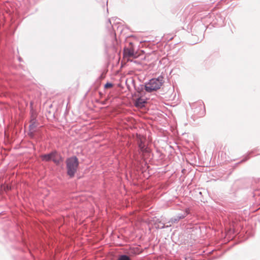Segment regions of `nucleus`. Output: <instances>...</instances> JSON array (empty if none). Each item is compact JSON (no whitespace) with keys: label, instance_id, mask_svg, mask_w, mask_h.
I'll return each mask as SVG.
<instances>
[{"label":"nucleus","instance_id":"f257e3e1","mask_svg":"<svg viewBox=\"0 0 260 260\" xmlns=\"http://www.w3.org/2000/svg\"><path fill=\"white\" fill-rule=\"evenodd\" d=\"M164 82V77L161 76L157 78H152L145 84V89L147 92H151L159 89Z\"/></svg>","mask_w":260,"mask_h":260},{"label":"nucleus","instance_id":"f03ea898","mask_svg":"<svg viewBox=\"0 0 260 260\" xmlns=\"http://www.w3.org/2000/svg\"><path fill=\"white\" fill-rule=\"evenodd\" d=\"M67 174L71 178L75 176L79 166V161L76 156H72L66 159Z\"/></svg>","mask_w":260,"mask_h":260},{"label":"nucleus","instance_id":"7ed1b4c3","mask_svg":"<svg viewBox=\"0 0 260 260\" xmlns=\"http://www.w3.org/2000/svg\"><path fill=\"white\" fill-rule=\"evenodd\" d=\"M41 158L44 161L52 160L56 165H59L63 160L60 154L56 150L52 151L49 153L42 154L41 155Z\"/></svg>","mask_w":260,"mask_h":260},{"label":"nucleus","instance_id":"20e7f679","mask_svg":"<svg viewBox=\"0 0 260 260\" xmlns=\"http://www.w3.org/2000/svg\"><path fill=\"white\" fill-rule=\"evenodd\" d=\"M189 213V210L188 208H186L184 211L182 213L177 214L176 215L180 219L184 218Z\"/></svg>","mask_w":260,"mask_h":260},{"label":"nucleus","instance_id":"39448f33","mask_svg":"<svg viewBox=\"0 0 260 260\" xmlns=\"http://www.w3.org/2000/svg\"><path fill=\"white\" fill-rule=\"evenodd\" d=\"M139 148L140 151L143 153L148 152L147 147L143 143L142 140H140V142H139Z\"/></svg>","mask_w":260,"mask_h":260},{"label":"nucleus","instance_id":"423d86ee","mask_svg":"<svg viewBox=\"0 0 260 260\" xmlns=\"http://www.w3.org/2000/svg\"><path fill=\"white\" fill-rule=\"evenodd\" d=\"M145 103V101L143 99L141 98H138L136 101L135 105L136 107H142L144 106Z\"/></svg>","mask_w":260,"mask_h":260},{"label":"nucleus","instance_id":"0eeeda50","mask_svg":"<svg viewBox=\"0 0 260 260\" xmlns=\"http://www.w3.org/2000/svg\"><path fill=\"white\" fill-rule=\"evenodd\" d=\"M125 53L127 54L129 57H136L135 51L133 49H127L126 51L125 50Z\"/></svg>","mask_w":260,"mask_h":260},{"label":"nucleus","instance_id":"6e6552de","mask_svg":"<svg viewBox=\"0 0 260 260\" xmlns=\"http://www.w3.org/2000/svg\"><path fill=\"white\" fill-rule=\"evenodd\" d=\"M180 219L176 215L175 217L171 218L170 220L168 222V223H177Z\"/></svg>","mask_w":260,"mask_h":260},{"label":"nucleus","instance_id":"1a4fd4ad","mask_svg":"<svg viewBox=\"0 0 260 260\" xmlns=\"http://www.w3.org/2000/svg\"><path fill=\"white\" fill-rule=\"evenodd\" d=\"M117 260H131L129 256L125 254L120 255Z\"/></svg>","mask_w":260,"mask_h":260},{"label":"nucleus","instance_id":"9d476101","mask_svg":"<svg viewBox=\"0 0 260 260\" xmlns=\"http://www.w3.org/2000/svg\"><path fill=\"white\" fill-rule=\"evenodd\" d=\"M11 189V187L7 184L3 185V192H7Z\"/></svg>","mask_w":260,"mask_h":260},{"label":"nucleus","instance_id":"9b49d317","mask_svg":"<svg viewBox=\"0 0 260 260\" xmlns=\"http://www.w3.org/2000/svg\"><path fill=\"white\" fill-rule=\"evenodd\" d=\"M160 223H161L162 224V226H159V225H158L157 226V228L160 229H164V228H167L170 227V226H171V224H172V223H170L169 224L165 225V223H163V222H160Z\"/></svg>","mask_w":260,"mask_h":260},{"label":"nucleus","instance_id":"f8f14e48","mask_svg":"<svg viewBox=\"0 0 260 260\" xmlns=\"http://www.w3.org/2000/svg\"><path fill=\"white\" fill-rule=\"evenodd\" d=\"M113 86V84L111 83L107 82L106 84H105L104 87L105 88H108L112 87Z\"/></svg>","mask_w":260,"mask_h":260},{"label":"nucleus","instance_id":"ddd939ff","mask_svg":"<svg viewBox=\"0 0 260 260\" xmlns=\"http://www.w3.org/2000/svg\"><path fill=\"white\" fill-rule=\"evenodd\" d=\"M36 127V125L35 123H32L29 125V128L30 130H34Z\"/></svg>","mask_w":260,"mask_h":260},{"label":"nucleus","instance_id":"4468645a","mask_svg":"<svg viewBox=\"0 0 260 260\" xmlns=\"http://www.w3.org/2000/svg\"><path fill=\"white\" fill-rule=\"evenodd\" d=\"M3 192V184L0 185V194Z\"/></svg>","mask_w":260,"mask_h":260},{"label":"nucleus","instance_id":"2eb2a0df","mask_svg":"<svg viewBox=\"0 0 260 260\" xmlns=\"http://www.w3.org/2000/svg\"><path fill=\"white\" fill-rule=\"evenodd\" d=\"M108 24H107V27H109V25L108 24H109L110 25H111V20L110 19H109L108 20Z\"/></svg>","mask_w":260,"mask_h":260},{"label":"nucleus","instance_id":"dca6fc26","mask_svg":"<svg viewBox=\"0 0 260 260\" xmlns=\"http://www.w3.org/2000/svg\"><path fill=\"white\" fill-rule=\"evenodd\" d=\"M160 221H159V222H158L157 224V223H156V228H157V225H159V226H162V224H161V223H160Z\"/></svg>","mask_w":260,"mask_h":260},{"label":"nucleus","instance_id":"f3484780","mask_svg":"<svg viewBox=\"0 0 260 260\" xmlns=\"http://www.w3.org/2000/svg\"><path fill=\"white\" fill-rule=\"evenodd\" d=\"M19 61L21 60V58L20 57L19 58Z\"/></svg>","mask_w":260,"mask_h":260}]
</instances>
